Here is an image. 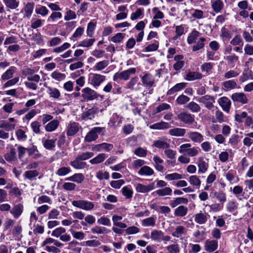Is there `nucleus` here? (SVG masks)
<instances>
[{"mask_svg":"<svg viewBox=\"0 0 253 253\" xmlns=\"http://www.w3.org/2000/svg\"><path fill=\"white\" fill-rule=\"evenodd\" d=\"M105 76L100 74L90 73L88 75V83L94 87H97L105 80Z\"/></svg>","mask_w":253,"mask_h":253,"instance_id":"1","label":"nucleus"},{"mask_svg":"<svg viewBox=\"0 0 253 253\" xmlns=\"http://www.w3.org/2000/svg\"><path fill=\"white\" fill-rule=\"evenodd\" d=\"M125 229V231L127 235L136 234L140 231V228L135 226H127Z\"/></svg>","mask_w":253,"mask_h":253,"instance_id":"56","label":"nucleus"},{"mask_svg":"<svg viewBox=\"0 0 253 253\" xmlns=\"http://www.w3.org/2000/svg\"><path fill=\"white\" fill-rule=\"evenodd\" d=\"M35 4L34 2H28L23 8L25 16L30 17L33 13Z\"/></svg>","mask_w":253,"mask_h":253,"instance_id":"44","label":"nucleus"},{"mask_svg":"<svg viewBox=\"0 0 253 253\" xmlns=\"http://www.w3.org/2000/svg\"><path fill=\"white\" fill-rule=\"evenodd\" d=\"M197 101L204 105L205 107L208 109H211L214 107L215 100L213 96L209 95H206L199 98Z\"/></svg>","mask_w":253,"mask_h":253,"instance_id":"6","label":"nucleus"},{"mask_svg":"<svg viewBox=\"0 0 253 253\" xmlns=\"http://www.w3.org/2000/svg\"><path fill=\"white\" fill-rule=\"evenodd\" d=\"M141 78L142 84L144 86L151 87L155 83L154 77L149 73H145Z\"/></svg>","mask_w":253,"mask_h":253,"instance_id":"17","label":"nucleus"},{"mask_svg":"<svg viewBox=\"0 0 253 253\" xmlns=\"http://www.w3.org/2000/svg\"><path fill=\"white\" fill-rule=\"evenodd\" d=\"M223 85L227 90H230L235 88H239L237 86L236 82L234 80H229L223 83Z\"/></svg>","mask_w":253,"mask_h":253,"instance_id":"52","label":"nucleus"},{"mask_svg":"<svg viewBox=\"0 0 253 253\" xmlns=\"http://www.w3.org/2000/svg\"><path fill=\"white\" fill-rule=\"evenodd\" d=\"M187 83H180L176 84L174 86L169 89L167 93L168 95H173L174 93L178 92L184 89L186 86Z\"/></svg>","mask_w":253,"mask_h":253,"instance_id":"21","label":"nucleus"},{"mask_svg":"<svg viewBox=\"0 0 253 253\" xmlns=\"http://www.w3.org/2000/svg\"><path fill=\"white\" fill-rule=\"evenodd\" d=\"M188 137L194 142H201L204 140V137L202 134L198 132L191 131L188 133Z\"/></svg>","mask_w":253,"mask_h":253,"instance_id":"29","label":"nucleus"},{"mask_svg":"<svg viewBox=\"0 0 253 253\" xmlns=\"http://www.w3.org/2000/svg\"><path fill=\"white\" fill-rule=\"evenodd\" d=\"M122 193L126 199H130L132 197L133 191L128 186H124L122 189Z\"/></svg>","mask_w":253,"mask_h":253,"instance_id":"55","label":"nucleus"},{"mask_svg":"<svg viewBox=\"0 0 253 253\" xmlns=\"http://www.w3.org/2000/svg\"><path fill=\"white\" fill-rule=\"evenodd\" d=\"M208 216V215L207 213L200 211L195 215L194 220L199 224H203L207 222Z\"/></svg>","mask_w":253,"mask_h":253,"instance_id":"19","label":"nucleus"},{"mask_svg":"<svg viewBox=\"0 0 253 253\" xmlns=\"http://www.w3.org/2000/svg\"><path fill=\"white\" fill-rule=\"evenodd\" d=\"M135 188L137 192L146 193L154 190L155 188V183L152 182L147 185H145L139 183H136L135 184Z\"/></svg>","mask_w":253,"mask_h":253,"instance_id":"9","label":"nucleus"},{"mask_svg":"<svg viewBox=\"0 0 253 253\" xmlns=\"http://www.w3.org/2000/svg\"><path fill=\"white\" fill-rule=\"evenodd\" d=\"M154 167L155 169L160 172H163L164 170V167L163 165L164 161L159 156L155 155L153 157Z\"/></svg>","mask_w":253,"mask_h":253,"instance_id":"20","label":"nucleus"},{"mask_svg":"<svg viewBox=\"0 0 253 253\" xmlns=\"http://www.w3.org/2000/svg\"><path fill=\"white\" fill-rule=\"evenodd\" d=\"M55 139H46L43 142V145L46 149H51L55 146Z\"/></svg>","mask_w":253,"mask_h":253,"instance_id":"60","label":"nucleus"},{"mask_svg":"<svg viewBox=\"0 0 253 253\" xmlns=\"http://www.w3.org/2000/svg\"><path fill=\"white\" fill-rule=\"evenodd\" d=\"M231 99L234 102H237L242 104H247L248 99L246 95L243 92H236L232 94Z\"/></svg>","mask_w":253,"mask_h":253,"instance_id":"11","label":"nucleus"},{"mask_svg":"<svg viewBox=\"0 0 253 253\" xmlns=\"http://www.w3.org/2000/svg\"><path fill=\"white\" fill-rule=\"evenodd\" d=\"M172 189L169 187H166L159 189L155 191V193L159 196L163 197L166 196H171L172 195Z\"/></svg>","mask_w":253,"mask_h":253,"instance_id":"40","label":"nucleus"},{"mask_svg":"<svg viewBox=\"0 0 253 253\" xmlns=\"http://www.w3.org/2000/svg\"><path fill=\"white\" fill-rule=\"evenodd\" d=\"M183 56L180 55L175 56L174 60L176 61V62L174 64L173 68L175 70H179L183 67L184 62L181 60Z\"/></svg>","mask_w":253,"mask_h":253,"instance_id":"46","label":"nucleus"},{"mask_svg":"<svg viewBox=\"0 0 253 253\" xmlns=\"http://www.w3.org/2000/svg\"><path fill=\"white\" fill-rule=\"evenodd\" d=\"M82 93V97L86 101L93 100L100 96L97 92L88 87L83 88Z\"/></svg>","mask_w":253,"mask_h":253,"instance_id":"5","label":"nucleus"},{"mask_svg":"<svg viewBox=\"0 0 253 253\" xmlns=\"http://www.w3.org/2000/svg\"><path fill=\"white\" fill-rule=\"evenodd\" d=\"M108 60H103L98 62L94 66V70L96 71H100L105 69L109 65Z\"/></svg>","mask_w":253,"mask_h":253,"instance_id":"61","label":"nucleus"},{"mask_svg":"<svg viewBox=\"0 0 253 253\" xmlns=\"http://www.w3.org/2000/svg\"><path fill=\"white\" fill-rule=\"evenodd\" d=\"M107 156L104 153H100L94 158L89 160V163L92 165H95L101 163L106 158Z\"/></svg>","mask_w":253,"mask_h":253,"instance_id":"42","label":"nucleus"},{"mask_svg":"<svg viewBox=\"0 0 253 253\" xmlns=\"http://www.w3.org/2000/svg\"><path fill=\"white\" fill-rule=\"evenodd\" d=\"M169 253H177L180 252V248L178 244H171L166 247Z\"/></svg>","mask_w":253,"mask_h":253,"instance_id":"64","label":"nucleus"},{"mask_svg":"<svg viewBox=\"0 0 253 253\" xmlns=\"http://www.w3.org/2000/svg\"><path fill=\"white\" fill-rule=\"evenodd\" d=\"M46 88V92L49 95L50 98L54 99H58L61 96V93L58 89L55 87L46 86L44 85Z\"/></svg>","mask_w":253,"mask_h":253,"instance_id":"15","label":"nucleus"},{"mask_svg":"<svg viewBox=\"0 0 253 253\" xmlns=\"http://www.w3.org/2000/svg\"><path fill=\"white\" fill-rule=\"evenodd\" d=\"M15 123H10L8 121L1 122L0 127L5 128L7 131L12 130L15 129Z\"/></svg>","mask_w":253,"mask_h":253,"instance_id":"54","label":"nucleus"},{"mask_svg":"<svg viewBox=\"0 0 253 253\" xmlns=\"http://www.w3.org/2000/svg\"><path fill=\"white\" fill-rule=\"evenodd\" d=\"M59 125L58 121L56 120H53L46 125L45 129L48 132H51L55 130L58 127Z\"/></svg>","mask_w":253,"mask_h":253,"instance_id":"45","label":"nucleus"},{"mask_svg":"<svg viewBox=\"0 0 253 253\" xmlns=\"http://www.w3.org/2000/svg\"><path fill=\"white\" fill-rule=\"evenodd\" d=\"M84 179V175L81 173H75L65 179L66 180L73 181L78 184L82 183Z\"/></svg>","mask_w":253,"mask_h":253,"instance_id":"28","label":"nucleus"},{"mask_svg":"<svg viewBox=\"0 0 253 253\" xmlns=\"http://www.w3.org/2000/svg\"><path fill=\"white\" fill-rule=\"evenodd\" d=\"M186 132V130L184 128L179 127H174L169 130V135L172 136L182 137L184 136Z\"/></svg>","mask_w":253,"mask_h":253,"instance_id":"24","label":"nucleus"},{"mask_svg":"<svg viewBox=\"0 0 253 253\" xmlns=\"http://www.w3.org/2000/svg\"><path fill=\"white\" fill-rule=\"evenodd\" d=\"M187 230L186 228L182 225H178L176 227L175 230L172 232L171 235L176 238H181L182 236L186 233Z\"/></svg>","mask_w":253,"mask_h":253,"instance_id":"27","label":"nucleus"},{"mask_svg":"<svg viewBox=\"0 0 253 253\" xmlns=\"http://www.w3.org/2000/svg\"><path fill=\"white\" fill-rule=\"evenodd\" d=\"M133 153L138 157H145L147 154V150L146 149L139 147L136 148L134 150Z\"/></svg>","mask_w":253,"mask_h":253,"instance_id":"59","label":"nucleus"},{"mask_svg":"<svg viewBox=\"0 0 253 253\" xmlns=\"http://www.w3.org/2000/svg\"><path fill=\"white\" fill-rule=\"evenodd\" d=\"M156 223V219L154 217H149L142 220V225L145 227L154 226Z\"/></svg>","mask_w":253,"mask_h":253,"instance_id":"53","label":"nucleus"},{"mask_svg":"<svg viewBox=\"0 0 253 253\" xmlns=\"http://www.w3.org/2000/svg\"><path fill=\"white\" fill-rule=\"evenodd\" d=\"M188 202L187 199L184 197H177L175 198L173 201L170 203V206L172 208H175L177 206L183 204H187Z\"/></svg>","mask_w":253,"mask_h":253,"instance_id":"41","label":"nucleus"},{"mask_svg":"<svg viewBox=\"0 0 253 253\" xmlns=\"http://www.w3.org/2000/svg\"><path fill=\"white\" fill-rule=\"evenodd\" d=\"M51 236L56 238H59L61 241L64 242H69L71 239V236L66 233V229L62 227L56 228L53 230Z\"/></svg>","mask_w":253,"mask_h":253,"instance_id":"3","label":"nucleus"},{"mask_svg":"<svg viewBox=\"0 0 253 253\" xmlns=\"http://www.w3.org/2000/svg\"><path fill=\"white\" fill-rule=\"evenodd\" d=\"M149 127L152 129H165L169 128L170 126L168 123L161 121L150 126Z\"/></svg>","mask_w":253,"mask_h":253,"instance_id":"39","label":"nucleus"},{"mask_svg":"<svg viewBox=\"0 0 253 253\" xmlns=\"http://www.w3.org/2000/svg\"><path fill=\"white\" fill-rule=\"evenodd\" d=\"M154 173V170L147 166L142 167L138 171V174L140 176H149L152 175Z\"/></svg>","mask_w":253,"mask_h":253,"instance_id":"26","label":"nucleus"},{"mask_svg":"<svg viewBox=\"0 0 253 253\" xmlns=\"http://www.w3.org/2000/svg\"><path fill=\"white\" fill-rule=\"evenodd\" d=\"M140 83L138 82V78L134 77L132 78L126 84V88L131 90H138L139 89Z\"/></svg>","mask_w":253,"mask_h":253,"instance_id":"16","label":"nucleus"},{"mask_svg":"<svg viewBox=\"0 0 253 253\" xmlns=\"http://www.w3.org/2000/svg\"><path fill=\"white\" fill-rule=\"evenodd\" d=\"M70 232L73 237L78 240H82L85 236V234L82 231H75L73 229H70Z\"/></svg>","mask_w":253,"mask_h":253,"instance_id":"57","label":"nucleus"},{"mask_svg":"<svg viewBox=\"0 0 253 253\" xmlns=\"http://www.w3.org/2000/svg\"><path fill=\"white\" fill-rule=\"evenodd\" d=\"M135 73L136 69L135 68H131L120 73L117 72L114 74L113 80L114 81H117L118 80L126 81L128 80L131 75H133Z\"/></svg>","mask_w":253,"mask_h":253,"instance_id":"4","label":"nucleus"},{"mask_svg":"<svg viewBox=\"0 0 253 253\" xmlns=\"http://www.w3.org/2000/svg\"><path fill=\"white\" fill-rule=\"evenodd\" d=\"M249 79L253 80V72L251 70L244 72L239 79L240 81L242 83Z\"/></svg>","mask_w":253,"mask_h":253,"instance_id":"48","label":"nucleus"},{"mask_svg":"<svg viewBox=\"0 0 253 253\" xmlns=\"http://www.w3.org/2000/svg\"><path fill=\"white\" fill-rule=\"evenodd\" d=\"M224 59L227 61L228 65L231 67H234L236 63L239 62V57L235 54L224 57Z\"/></svg>","mask_w":253,"mask_h":253,"instance_id":"36","label":"nucleus"},{"mask_svg":"<svg viewBox=\"0 0 253 253\" xmlns=\"http://www.w3.org/2000/svg\"><path fill=\"white\" fill-rule=\"evenodd\" d=\"M153 146L156 148L166 149L169 147V144L164 139H160L154 141Z\"/></svg>","mask_w":253,"mask_h":253,"instance_id":"33","label":"nucleus"},{"mask_svg":"<svg viewBox=\"0 0 253 253\" xmlns=\"http://www.w3.org/2000/svg\"><path fill=\"white\" fill-rule=\"evenodd\" d=\"M163 233L161 231L153 230L151 233V238L155 241H160L163 237Z\"/></svg>","mask_w":253,"mask_h":253,"instance_id":"50","label":"nucleus"},{"mask_svg":"<svg viewBox=\"0 0 253 253\" xmlns=\"http://www.w3.org/2000/svg\"><path fill=\"white\" fill-rule=\"evenodd\" d=\"M188 208L184 206H179L177 207L174 211V214L175 216L183 217L188 213Z\"/></svg>","mask_w":253,"mask_h":253,"instance_id":"31","label":"nucleus"},{"mask_svg":"<svg viewBox=\"0 0 253 253\" xmlns=\"http://www.w3.org/2000/svg\"><path fill=\"white\" fill-rule=\"evenodd\" d=\"M218 102L224 111L229 112L231 103L228 98L226 97H221L218 99Z\"/></svg>","mask_w":253,"mask_h":253,"instance_id":"18","label":"nucleus"},{"mask_svg":"<svg viewBox=\"0 0 253 253\" xmlns=\"http://www.w3.org/2000/svg\"><path fill=\"white\" fill-rule=\"evenodd\" d=\"M15 71L16 68L15 67L12 66L10 67L1 75V79L2 81H6L12 78Z\"/></svg>","mask_w":253,"mask_h":253,"instance_id":"37","label":"nucleus"},{"mask_svg":"<svg viewBox=\"0 0 253 253\" xmlns=\"http://www.w3.org/2000/svg\"><path fill=\"white\" fill-rule=\"evenodd\" d=\"M202 78L201 73L198 72H190L187 74L185 79L187 81H192Z\"/></svg>","mask_w":253,"mask_h":253,"instance_id":"43","label":"nucleus"},{"mask_svg":"<svg viewBox=\"0 0 253 253\" xmlns=\"http://www.w3.org/2000/svg\"><path fill=\"white\" fill-rule=\"evenodd\" d=\"M6 7L9 9H15L19 5V1L18 0H2Z\"/></svg>","mask_w":253,"mask_h":253,"instance_id":"34","label":"nucleus"},{"mask_svg":"<svg viewBox=\"0 0 253 253\" xmlns=\"http://www.w3.org/2000/svg\"><path fill=\"white\" fill-rule=\"evenodd\" d=\"M70 165L76 169H82L85 166V163L82 162L80 158L78 156L76 159L70 162Z\"/></svg>","mask_w":253,"mask_h":253,"instance_id":"38","label":"nucleus"},{"mask_svg":"<svg viewBox=\"0 0 253 253\" xmlns=\"http://www.w3.org/2000/svg\"><path fill=\"white\" fill-rule=\"evenodd\" d=\"M35 12L38 14H40L42 16H45L48 14V10L44 6H40L39 7L36 8Z\"/></svg>","mask_w":253,"mask_h":253,"instance_id":"63","label":"nucleus"},{"mask_svg":"<svg viewBox=\"0 0 253 253\" xmlns=\"http://www.w3.org/2000/svg\"><path fill=\"white\" fill-rule=\"evenodd\" d=\"M98 112V108L93 107L84 111L82 115V118L84 120L92 119Z\"/></svg>","mask_w":253,"mask_h":253,"instance_id":"14","label":"nucleus"},{"mask_svg":"<svg viewBox=\"0 0 253 253\" xmlns=\"http://www.w3.org/2000/svg\"><path fill=\"white\" fill-rule=\"evenodd\" d=\"M188 181L191 185L196 189H199L201 185V181L199 177L196 175L190 176Z\"/></svg>","mask_w":253,"mask_h":253,"instance_id":"32","label":"nucleus"},{"mask_svg":"<svg viewBox=\"0 0 253 253\" xmlns=\"http://www.w3.org/2000/svg\"><path fill=\"white\" fill-rule=\"evenodd\" d=\"M78 244V242L76 241L73 240L67 244V246L65 249L70 250V252L69 253H80L81 248L76 247Z\"/></svg>","mask_w":253,"mask_h":253,"instance_id":"25","label":"nucleus"},{"mask_svg":"<svg viewBox=\"0 0 253 253\" xmlns=\"http://www.w3.org/2000/svg\"><path fill=\"white\" fill-rule=\"evenodd\" d=\"M39 175V172L36 170H30L26 171L23 176L25 178L29 179L30 180H33Z\"/></svg>","mask_w":253,"mask_h":253,"instance_id":"47","label":"nucleus"},{"mask_svg":"<svg viewBox=\"0 0 253 253\" xmlns=\"http://www.w3.org/2000/svg\"><path fill=\"white\" fill-rule=\"evenodd\" d=\"M122 123V118L116 114H114L110 119L109 125L111 126L117 127L120 126Z\"/></svg>","mask_w":253,"mask_h":253,"instance_id":"30","label":"nucleus"},{"mask_svg":"<svg viewBox=\"0 0 253 253\" xmlns=\"http://www.w3.org/2000/svg\"><path fill=\"white\" fill-rule=\"evenodd\" d=\"M182 178V175L177 172L166 174L165 176V179L168 181L179 180Z\"/></svg>","mask_w":253,"mask_h":253,"instance_id":"49","label":"nucleus"},{"mask_svg":"<svg viewBox=\"0 0 253 253\" xmlns=\"http://www.w3.org/2000/svg\"><path fill=\"white\" fill-rule=\"evenodd\" d=\"M197 165L198 167L199 173H205L209 168L208 162L202 157H200L198 158Z\"/></svg>","mask_w":253,"mask_h":253,"instance_id":"12","label":"nucleus"},{"mask_svg":"<svg viewBox=\"0 0 253 253\" xmlns=\"http://www.w3.org/2000/svg\"><path fill=\"white\" fill-rule=\"evenodd\" d=\"M71 170L69 167H61L56 172V174L59 176H63L67 175L71 172Z\"/></svg>","mask_w":253,"mask_h":253,"instance_id":"58","label":"nucleus"},{"mask_svg":"<svg viewBox=\"0 0 253 253\" xmlns=\"http://www.w3.org/2000/svg\"><path fill=\"white\" fill-rule=\"evenodd\" d=\"M104 127H95L91 129L86 135L85 141L86 142H91L95 140L98 138V134H99Z\"/></svg>","mask_w":253,"mask_h":253,"instance_id":"7","label":"nucleus"},{"mask_svg":"<svg viewBox=\"0 0 253 253\" xmlns=\"http://www.w3.org/2000/svg\"><path fill=\"white\" fill-rule=\"evenodd\" d=\"M211 7L213 10L216 12H219L224 7V3L221 0H215L211 2Z\"/></svg>","mask_w":253,"mask_h":253,"instance_id":"35","label":"nucleus"},{"mask_svg":"<svg viewBox=\"0 0 253 253\" xmlns=\"http://www.w3.org/2000/svg\"><path fill=\"white\" fill-rule=\"evenodd\" d=\"M16 157V151L14 149H11L9 153L4 156L5 159L8 162H12Z\"/></svg>","mask_w":253,"mask_h":253,"instance_id":"62","label":"nucleus"},{"mask_svg":"<svg viewBox=\"0 0 253 253\" xmlns=\"http://www.w3.org/2000/svg\"><path fill=\"white\" fill-rule=\"evenodd\" d=\"M218 247V243L215 240H207L205 242V250L208 252L215 251Z\"/></svg>","mask_w":253,"mask_h":253,"instance_id":"23","label":"nucleus"},{"mask_svg":"<svg viewBox=\"0 0 253 253\" xmlns=\"http://www.w3.org/2000/svg\"><path fill=\"white\" fill-rule=\"evenodd\" d=\"M178 119L186 124H191L194 121V116L185 112L180 113L177 115Z\"/></svg>","mask_w":253,"mask_h":253,"instance_id":"13","label":"nucleus"},{"mask_svg":"<svg viewBox=\"0 0 253 253\" xmlns=\"http://www.w3.org/2000/svg\"><path fill=\"white\" fill-rule=\"evenodd\" d=\"M80 125L75 122H70L66 126V133L68 136H73L79 131Z\"/></svg>","mask_w":253,"mask_h":253,"instance_id":"8","label":"nucleus"},{"mask_svg":"<svg viewBox=\"0 0 253 253\" xmlns=\"http://www.w3.org/2000/svg\"><path fill=\"white\" fill-rule=\"evenodd\" d=\"M73 206L84 211H91L94 208L93 202L84 200H74L72 202Z\"/></svg>","mask_w":253,"mask_h":253,"instance_id":"2","label":"nucleus"},{"mask_svg":"<svg viewBox=\"0 0 253 253\" xmlns=\"http://www.w3.org/2000/svg\"><path fill=\"white\" fill-rule=\"evenodd\" d=\"M51 77L57 81H61L66 78V75L63 73H61L57 71H55L52 72L50 75Z\"/></svg>","mask_w":253,"mask_h":253,"instance_id":"51","label":"nucleus"},{"mask_svg":"<svg viewBox=\"0 0 253 253\" xmlns=\"http://www.w3.org/2000/svg\"><path fill=\"white\" fill-rule=\"evenodd\" d=\"M122 219L123 216L118 214H114L112 217L114 225L121 228H126L127 225L125 223L120 221Z\"/></svg>","mask_w":253,"mask_h":253,"instance_id":"22","label":"nucleus"},{"mask_svg":"<svg viewBox=\"0 0 253 253\" xmlns=\"http://www.w3.org/2000/svg\"><path fill=\"white\" fill-rule=\"evenodd\" d=\"M24 211V206L22 204H17L13 206L10 213L15 218H18L23 213Z\"/></svg>","mask_w":253,"mask_h":253,"instance_id":"10","label":"nucleus"}]
</instances>
